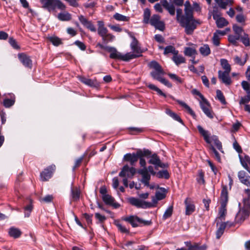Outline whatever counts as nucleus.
Masks as SVG:
<instances>
[{
	"label": "nucleus",
	"mask_w": 250,
	"mask_h": 250,
	"mask_svg": "<svg viewBox=\"0 0 250 250\" xmlns=\"http://www.w3.org/2000/svg\"><path fill=\"white\" fill-rule=\"evenodd\" d=\"M185 16V14L183 15V10L181 8H177L176 10V20L180 23L181 26L185 28V32L188 35H191L193 32L194 29L196 28L197 24H200L199 20L192 19L189 21L183 23L181 21L183 17Z\"/></svg>",
	"instance_id": "obj_1"
},
{
	"label": "nucleus",
	"mask_w": 250,
	"mask_h": 250,
	"mask_svg": "<svg viewBox=\"0 0 250 250\" xmlns=\"http://www.w3.org/2000/svg\"><path fill=\"white\" fill-rule=\"evenodd\" d=\"M228 202V192L227 186H223L220 196L221 207L219 208L218 219L221 221L225 219L227 214L226 206Z\"/></svg>",
	"instance_id": "obj_2"
},
{
	"label": "nucleus",
	"mask_w": 250,
	"mask_h": 250,
	"mask_svg": "<svg viewBox=\"0 0 250 250\" xmlns=\"http://www.w3.org/2000/svg\"><path fill=\"white\" fill-rule=\"evenodd\" d=\"M122 220L130 224L132 227L149 226L151 221L144 220L136 215H130L122 218Z\"/></svg>",
	"instance_id": "obj_3"
},
{
	"label": "nucleus",
	"mask_w": 250,
	"mask_h": 250,
	"mask_svg": "<svg viewBox=\"0 0 250 250\" xmlns=\"http://www.w3.org/2000/svg\"><path fill=\"white\" fill-rule=\"evenodd\" d=\"M130 36L132 39V41L130 44V47L133 53L130 52L126 53V55H129V56H127L128 61L142 56V53H143L140 46L139 45L138 41L136 38L132 35H130Z\"/></svg>",
	"instance_id": "obj_4"
},
{
	"label": "nucleus",
	"mask_w": 250,
	"mask_h": 250,
	"mask_svg": "<svg viewBox=\"0 0 250 250\" xmlns=\"http://www.w3.org/2000/svg\"><path fill=\"white\" fill-rule=\"evenodd\" d=\"M150 68L153 69L150 72V75L153 79L158 80H160L165 74V72L159 63L156 61H151L149 63Z\"/></svg>",
	"instance_id": "obj_5"
},
{
	"label": "nucleus",
	"mask_w": 250,
	"mask_h": 250,
	"mask_svg": "<svg viewBox=\"0 0 250 250\" xmlns=\"http://www.w3.org/2000/svg\"><path fill=\"white\" fill-rule=\"evenodd\" d=\"M149 23L154 26L156 29L163 31L165 29V22L161 20V17L159 15H153L150 19Z\"/></svg>",
	"instance_id": "obj_6"
},
{
	"label": "nucleus",
	"mask_w": 250,
	"mask_h": 250,
	"mask_svg": "<svg viewBox=\"0 0 250 250\" xmlns=\"http://www.w3.org/2000/svg\"><path fill=\"white\" fill-rule=\"evenodd\" d=\"M106 50L108 52L110 53L109 57L111 59H118L124 61H128V59L127 56H129V55H126V54L123 55L118 52L117 49L113 47H108Z\"/></svg>",
	"instance_id": "obj_7"
},
{
	"label": "nucleus",
	"mask_w": 250,
	"mask_h": 250,
	"mask_svg": "<svg viewBox=\"0 0 250 250\" xmlns=\"http://www.w3.org/2000/svg\"><path fill=\"white\" fill-rule=\"evenodd\" d=\"M250 211V209L245 207V206L243 208H241L235 216V223L238 224L242 223L249 217Z\"/></svg>",
	"instance_id": "obj_8"
},
{
	"label": "nucleus",
	"mask_w": 250,
	"mask_h": 250,
	"mask_svg": "<svg viewBox=\"0 0 250 250\" xmlns=\"http://www.w3.org/2000/svg\"><path fill=\"white\" fill-rule=\"evenodd\" d=\"M128 203L132 206L137 208H150L152 205L149 202L143 201L138 198L135 197H129L127 199Z\"/></svg>",
	"instance_id": "obj_9"
},
{
	"label": "nucleus",
	"mask_w": 250,
	"mask_h": 250,
	"mask_svg": "<svg viewBox=\"0 0 250 250\" xmlns=\"http://www.w3.org/2000/svg\"><path fill=\"white\" fill-rule=\"evenodd\" d=\"M184 5L185 16L183 17V19L181 21V22H183V23L186 22V21H189L190 20L194 19L193 16V10L190 2L188 0L186 1L184 4Z\"/></svg>",
	"instance_id": "obj_10"
},
{
	"label": "nucleus",
	"mask_w": 250,
	"mask_h": 250,
	"mask_svg": "<svg viewBox=\"0 0 250 250\" xmlns=\"http://www.w3.org/2000/svg\"><path fill=\"white\" fill-rule=\"evenodd\" d=\"M136 173V169L133 167H130L127 165L124 166L120 172L119 175L121 177L131 178Z\"/></svg>",
	"instance_id": "obj_11"
},
{
	"label": "nucleus",
	"mask_w": 250,
	"mask_h": 250,
	"mask_svg": "<svg viewBox=\"0 0 250 250\" xmlns=\"http://www.w3.org/2000/svg\"><path fill=\"white\" fill-rule=\"evenodd\" d=\"M55 169L56 166L54 165H52L44 169L41 173V178L42 181H46L48 180L52 177Z\"/></svg>",
	"instance_id": "obj_12"
},
{
	"label": "nucleus",
	"mask_w": 250,
	"mask_h": 250,
	"mask_svg": "<svg viewBox=\"0 0 250 250\" xmlns=\"http://www.w3.org/2000/svg\"><path fill=\"white\" fill-rule=\"evenodd\" d=\"M138 172L141 175L142 177L141 182L144 184L145 186L148 187L149 186V181L151 176L146 169V168H142L139 169Z\"/></svg>",
	"instance_id": "obj_13"
},
{
	"label": "nucleus",
	"mask_w": 250,
	"mask_h": 250,
	"mask_svg": "<svg viewBox=\"0 0 250 250\" xmlns=\"http://www.w3.org/2000/svg\"><path fill=\"white\" fill-rule=\"evenodd\" d=\"M238 177L242 184L250 188V176L245 171L241 170L239 171L238 173Z\"/></svg>",
	"instance_id": "obj_14"
},
{
	"label": "nucleus",
	"mask_w": 250,
	"mask_h": 250,
	"mask_svg": "<svg viewBox=\"0 0 250 250\" xmlns=\"http://www.w3.org/2000/svg\"><path fill=\"white\" fill-rule=\"evenodd\" d=\"M18 58L25 67L29 68L32 67V62L29 56L24 53H20L18 54Z\"/></svg>",
	"instance_id": "obj_15"
},
{
	"label": "nucleus",
	"mask_w": 250,
	"mask_h": 250,
	"mask_svg": "<svg viewBox=\"0 0 250 250\" xmlns=\"http://www.w3.org/2000/svg\"><path fill=\"white\" fill-rule=\"evenodd\" d=\"M79 20L81 23L86 28L92 32H96V29L91 21H88L83 15L79 16Z\"/></svg>",
	"instance_id": "obj_16"
},
{
	"label": "nucleus",
	"mask_w": 250,
	"mask_h": 250,
	"mask_svg": "<svg viewBox=\"0 0 250 250\" xmlns=\"http://www.w3.org/2000/svg\"><path fill=\"white\" fill-rule=\"evenodd\" d=\"M230 72L218 71V78L226 85H229L231 81L229 76Z\"/></svg>",
	"instance_id": "obj_17"
},
{
	"label": "nucleus",
	"mask_w": 250,
	"mask_h": 250,
	"mask_svg": "<svg viewBox=\"0 0 250 250\" xmlns=\"http://www.w3.org/2000/svg\"><path fill=\"white\" fill-rule=\"evenodd\" d=\"M139 156H137V151L136 153H127L124 156V160L129 162L131 166H134L138 160Z\"/></svg>",
	"instance_id": "obj_18"
},
{
	"label": "nucleus",
	"mask_w": 250,
	"mask_h": 250,
	"mask_svg": "<svg viewBox=\"0 0 250 250\" xmlns=\"http://www.w3.org/2000/svg\"><path fill=\"white\" fill-rule=\"evenodd\" d=\"M81 191L77 187H74L73 183L71 184L70 189V197L72 201L77 202L79 200Z\"/></svg>",
	"instance_id": "obj_19"
},
{
	"label": "nucleus",
	"mask_w": 250,
	"mask_h": 250,
	"mask_svg": "<svg viewBox=\"0 0 250 250\" xmlns=\"http://www.w3.org/2000/svg\"><path fill=\"white\" fill-rule=\"evenodd\" d=\"M40 2L42 5V7L47 9L49 12H54L55 0H40Z\"/></svg>",
	"instance_id": "obj_20"
},
{
	"label": "nucleus",
	"mask_w": 250,
	"mask_h": 250,
	"mask_svg": "<svg viewBox=\"0 0 250 250\" xmlns=\"http://www.w3.org/2000/svg\"><path fill=\"white\" fill-rule=\"evenodd\" d=\"M102 200L106 205L112 206L115 208H118L120 207L119 204L114 202V198L109 194L104 195L102 197Z\"/></svg>",
	"instance_id": "obj_21"
},
{
	"label": "nucleus",
	"mask_w": 250,
	"mask_h": 250,
	"mask_svg": "<svg viewBox=\"0 0 250 250\" xmlns=\"http://www.w3.org/2000/svg\"><path fill=\"white\" fill-rule=\"evenodd\" d=\"M200 106L204 113L210 119H213L214 114L211 110L209 108V104L207 101V103L200 102Z\"/></svg>",
	"instance_id": "obj_22"
},
{
	"label": "nucleus",
	"mask_w": 250,
	"mask_h": 250,
	"mask_svg": "<svg viewBox=\"0 0 250 250\" xmlns=\"http://www.w3.org/2000/svg\"><path fill=\"white\" fill-rule=\"evenodd\" d=\"M185 204L186 205V214L189 215L194 211L195 206L188 198L185 200Z\"/></svg>",
	"instance_id": "obj_23"
},
{
	"label": "nucleus",
	"mask_w": 250,
	"mask_h": 250,
	"mask_svg": "<svg viewBox=\"0 0 250 250\" xmlns=\"http://www.w3.org/2000/svg\"><path fill=\"white\" fill-rule=\"evenodd\" d=\"M197 129L200 134L204 137L205 141L208 144L211 143L210 140V134L208 131L205 130L201 125H198L197 126Z\"/></svg>",
	"instance_id": "obj_24"
},
{
	"label": "nucleus",
	"mask_w": 250,
	"mask_h": 250,
	"mask_svg": "<svg viewBox=\"0 0 250 250\" xmlns=\"http://www.w3.org/2000/svg\"><path fill=\"white\" fill-rule=\"evenodd\" d=\"M57 18L61 21H69L71 19V15L68 12L64 11L59 13Z\"/></svg>",
	"instance_id": "obj_25"
},
{
	"label": "nucleus",
	"mask_w": 250,
	"mask_h": 250,
	"mask_svg": "<svg viewBox=\"0 0 250 250\" xmlns=\"http://www.w3.org/2000/svg\"><path fill=\"white\" fill-rule=\"evenodd\" d=\"M160 159L159 156L156 153H154L150 156V158L148 161V163L154 165L155 168L157 169L158 165L160 163Z\"/></svg>",
	"instance_id": "obj_26"
},
{
	"label": "nucleus",
	"mask_w": 250,
	"mask_h": 250,
	"mask_svg": "<svg viewBox=\"0 0 250 250\" xmlns=\"http://www.w3.org/2000/svg\"><path fill=\"white\" fill-rule=\"evenodd\" d=\"M244 192L246 195V198L244 199V206L250 209V188L245 189Z\"/></svg>",
	"instance_id": "obj_27"
},
{
	"label": "nucleus",
	"mask_w": 250,
	"mask_h": 250,
	"mask_svg": "<svg viewBox=\"0 0 250 250\" xmlns=\"http://www.w3.org/2000/svg\"><path fill=\"white\" fill-rule=\"evenodd\" d=\"M178 51L176 50L175 47L172 45H168L167 46L164 48V54L167 55L169 53H171L174 55L178 54Z\"/></svg>",
	"instance_id": "obj_28"
},
{
	"label": "nucleus",
	"mask_w": 250,
	"mask_h": 250,
	"mask_svg": "<svg viewBox=\"0 0 250 250\" xmlns=\"http://www.w3.org/2000/svg\"><path fill=\"white\" fill-rule=\"evenodd\" d=\"M176 101L182 106L184 107L187 111L193 117H195L196 116L195 113L194 111L191 109V108L185 102L179 100H176Z\"/></svg>",
	"instance_id": "obj_29"
},
{
	"label": "nucleus",
	"mask_w": 250,
	"mask_h": 250,
	"mask_svg": "<svg viewBox=\"0 0 250 250\" xmlns=\"http://www.w3.org/2000/svg\"><path fill=\"white\" fill-rule=\"evenodd\" d=\"M199 51L202 55L208 56L210 53V49L208 44H204L201 46Z\"/></svg>",
	"instance_id": "obj_30"
},
{
	"label": "nucleus",
	"mask_w": 250,
	"mask_h": 250,
	"mask_svg": "<svg viewBox=\"0 0 250 250\" xmlns=\"http://www.w3.org/2000/svg\"><path fill=\"white\" fill-rule=\"evenodd\" d=\"M240 40L245 46H249L250 45V40L249 35L246 33H243V35L239 36Z\"/></svg>",
	"instance_id": "obj_31"
},
{
	"label": "nucleus",
	"mask_w": 250,
	"mask_h": 250,
	"mask_svg": "<svg viewBox=\"0 0 250 250\" xmlns=\"http://www.w3.org/2000/svg\"><path fill=\"white\" fill-rule=\"evenodd\" d=\"M172 59L177 65L185 63L186 61L185 58L178 54L173 55Z\"/></svg>",
	"instance_id": "obj_32"
},
{
	"label": "nucleus",
	"mask_w": 250,
	"mask_h": 250,
	"mask_svg": "<svg viewBox=\"0 0 250 250\" xmlns=\"http://www.w3.org/2000/svg\"><path fill=\"white\" fill-rule=\"evenodd\" d=\"M150 10L148 8L144 10L143 14V22L145 24L149 23L150 19Z\"/></svg>",
	"instance_id": "obj_33"
},
{
	"label": "nucleus",
	"mask_w": 250,
	"mask_h": 250,
	"mask_svg": "<svg viewBox=\"0 0 250 250\" xmlns=\"http://www.w3.org/2000/svg\"><path fill=\"white\" fill-rule=\"evenodd\" d=\"M184 54L186 56L188 57L195 56L197 54V51L195 49L190 47H187L185 48Z\"/></svg>",
	"instance_id": "obj_34"
},
{
	"label": "nucleus",
	"mask_w": 250,
	"mask_h": 250,
	"mask_svg": "<svg viewBox=\"0 0 250 250\" xmlns=\"http://www.w3.org/2000/svg\"><path fill=\"white\" fill-rule=\"evenodd\" d=\"M232 30L235 33V35L238 36H241L243 35V33H245L243 27H240L236 24L233 25Z\"/></svg>",
	"instance_id": "obj_35"
},
{
	"label": "nucleus",
	"mask_w": 250,
	"mask_h": 250,
	"mask_svg": "<svg viewBox=\"0 0 250 250\" xmlns=\"http://www.w3.org/2000/svg\"><path fill=\"white\" fill-rule=\"evenodd\" d=\"M147 86L149 89L156 91L157 92L158 94H159V95H161L164 97H166V94H165L164 92H163L160 89H159L158 87H157L154 84H153L151 83H149L147 85Z\"/></svg>",
	"instance_id": "obj_36"
},
{
	"label": "nucleus",
	"mask_w": 250,
	"mask_h": 250,
	"mask_svg": "<svg viewBox=\"0 0 250 250\" xmlns=\"http://www.w3.org/2000/svg\"><path fill=\"white\" fill-rule=\"evenodd\" d=\"M80 81L83 83L84 84L90 86H95V82L94 81L90 79H88L84 77H81L80 78Z\"/></svg>",
	"instance_id": "obj_37"
},
{
	"label": "nucleus",
	"mask_w": 250,
	"mask_h": 250,
	"mask_svg": "<svg viewBox=\"0 0 250 250\" xmlns=\"http://www.w3.org/2000/svg\"><path fill=\"white\" fill-rule=\"evenodd\" d=\"M216 23L217 26L218 28H222L225 26H227L229 22L224 18L221 17L216 20Z\"/></svg>",
	"instance_id": "obj_38"
},
{
	"label": "nucleus",
	"mask_w": 250,
	"mask_h": 250,
	"mask_svg": "<svg viewBox=\"0 0 250 250\" xmlns=\"http://www.w3.org/2000/svg\"><path fill=\"white\" fill-rule=\"evenodd\" d=\"M113 18L118 21H127L129 19V17L125 16L118 13H116L114 15Z\"/></svg>",
	"instance_id": "obj_39"
},
{
	"label": "nucleus",
	"mask_w": 250,
	"mask_h": 250,
	"mask_svg": "<svg viewBox=\"0 0 250 250\" xmlns=\"http://www.w3.org/2000/svg\"><path fill=\"white\" fill-rule=\"evenodd\" d=\"M54 12L56 8L62 10H64L66 8V6L60 0H55L54 3Z\"/></svg>",
	"instance_id": "obj_40"
},
{
	"label": "nucleus",
	"mask_w": 250,
	"mask_h": 250,
	"mask_svg": "<svg viewBox=\"0 0 250 250\" xmlns=\"http://www.w3.org/2000/svg\"><path fill=\"white\" fill-rule=\"evenodd\" d=\"M173 212V207L172 206H169L165 211L163 219L166 220L168 218H169L172 214Z\"/></svg>",
	"instance_id": "obj_41"
},
{
	"label": "nucleus",
	"mask_w": 250,
	"mask_h": 250,
	"mask_svg": "<svg viewBox=\"0 0 250 250\" xmlns=\"http://www.w3.org/2000/svg\"><path fill=\"white\" fill-rule=\"evenodd\" d=\"M221 64L223 69H225L224 71L230 72L231 67L227 60L221 59Z\"/></svg>",
	"instance_id": "obj_42"
},
{
	"label": "nucleus",
	"mask_w": 250,
	"mask_h": 250,
	"mask_svg": "<svg viewBox=\"0 0 250 250\" xmlns=\"http://www.w3.org/2000/svg\"><path fill=\"white\" fill-rule=\"evenodd\" d=\"M217 229L216 230V234H223L226 229H227L226 224L222 223L219 225L217 223Z\"/></svg>",
	"instance_id": "obj_43"
},
{
	"label": "nucleus",
	"mask_w": 250,
	"mask_h": 250,
	"mask_svg": "<svg viewBox=\"0 0 250 250\" xmlns=\"http://www.w3.org/2000/svg\"><path fill=\"white\" fill-rule=\"evenodd\" d=\"M157 176L159 178H164L166 179H168L169 177V173L167 170H163L161 171H159L157 174Z\"/></svg>",
	"instance_id": "obj_44"
},
{
	"label": "nucleus",
	"mask_w": 250,
	"mask_h": 250,
	"mask_svg": "<svg viewBox=\"0 0 250 250\" xmlns=\"http://www.w3.org/2000/svg\"><path fill=\"white\" fill-rule=\"evenodd\" d=\"M216 96H217L218 99L220 101V102L222 104H226L227 103L226 102L225 97L223 95V94L221 90H217Z\"/></svg>",
	"instance_id": "obj_45"
},
{
	"label": "nucleus",
	"mask_w": 250,
	"mask_h": 250,
	"mask_svg": "<svg viewBox=\"0 0 250 250\" xmlns=\"http://www.w3.org/2000/svg\"><path fill=\"white\" fill-rule=\"evenodd\" d=\"M15 98L5 99L3 101V105L6 108H9L12 106L15 103Z\"/></svg>",
	"instance_id": "obj_46"
},
{
	"label": "nucleus",
	"mask_w": 250,
	"mask_h": 250,
	"mask_svg": "<svg viewBox=\"0 0 250 250\" xmlns=\"http://www.w3.org/2000/svg\"><path fill=\"white\" fill-rule=\"evenodd\" d=\"M239 36H237L236 35H230L228 36L229 41L233 44H236L237 43V41L239 40Z\"/></svg>",
	"instance_id": "obj_47"
},
{
	"label": "nucleus",
	"mask_w": 250,
	"mask_h": 250,
	"mask_svg": "<svg viewBox=\"0 0 250 250\" xmlns=\"http://www.w3.org/2000/svg\"><path fill=\"white\" fill-rule=\"evenodd\" d=\"M150 154L151 152L148 149H145L143 151L140 149L137 151V156H139V157L148 156Z\"/></svg>",
	"instance_id": "obj_48"
},
{
	"label": "nucleus",
	"mask_w": 250,
	"mask_h": 250,
	"mask_svg": "<svg viewBox=\"0 0 250 250\" xmlns=\"http://www.w3.org/2000/svg\"><path fill=\"white\" fill-rule=\"evenodd\" d=\"M247 95L241 97L240 101V104H247L250 101V93H247Z\"/></svg>",
	"instance_id": "obj_49"
},
{
	"label": "nucleus",
	"mask_w": 250,
	"mask_h": 250,
	"mask_svg": "<svg viewBox=\"0 0 250 250\" xmlns=\"http://www.w3.org/2000/svg\"><path fill=\"white\" fill-rule=\"evenodd\" d=\"M209 149L211 152L214 155L215 158L217 159V160L218 162H220L221 161L220 155L219 153L217 152V151L216 150V149L214 148V147L213 146L211 145L209 146Z\"/></svg>",
	"instance_id": "obj_50"
},
{
	"label": "nucleus",
	"mask_w": 250,
	"mask_h": 250,
	"mask_svg": "<svg viewBox=\"0 0 250 250\" xmlns=\"http://www.w3.org/2000/svg\"><path fill=\"white\" fill-rule=\"evenodd\" d=\"M115 225L121 233L128 232V230L119 222H115Z\"/></svg>",
	"instance_id": "obj_51"
},
{
	"label": "nucleus",
	"mask_w": 250,
	"mask_h": 250,
	"mask_svg": "<svg viewBox=\"0 0 250 250\" xmlns=\"http://www.w3.org/2000/svg\"><path fill=\"white\" fill-rule=\"evenodd\" d=\"M220 37L219 36H218V35H217V34H216V33H213V37H212V42L213 43V44L216 46H218L220 44Z\"/></svg>",
	"instance_id": "obj_52"
},
{
	"label": "nucleus",
	"mask_w": 250,
	"mask_h": 250,
	"mask_svg": "<svg viewBox=\"0 0 250 250\" xmlns=\"http://www.w3.org/2000/svg\"><path fill=\"white\" fill-rule=\"evenodd\" d=\"M108 30L106 27H101L98 28V34L102 37V38H104V36L107 34Z\"/></svg>",
	"instance_id": "obj_53"
},
{
	"label": "nucleus",
	"mask_w": 250,
	"mask_h": 250,
	"mask_svg": "<svg viewBox=\"0 0 250 250\" xmlns=\"http://www.w3.org/2000/svg\"><path fill=\"white\" fill-rule=\"evenodd\" d=\"M50 41L55 46H58L62 43L60 38L57 37H52L50 38Z\"/></svg>",
	"instance_id": "obj_54"
},
{
	"label": "nucleus",
	"mask_w": 250,
	"mask_h": 250,
	"mask_svg": "<svg viewBox=\"0 0 250 250\" xmlns=\"http://www.w3.org/2000/svg\"><path fill=\"white\" fill-rule=\"evenodd\" d=\"M53 199V196L52 195H47L44 197L41 198L40 201L42 202L48 203L51 202Z\"/></svg>",
	"instance_id": "obj_55"
},
{
	"label": "nucleus",
	"mask_w": 250,
	"mask_h": 250,
	"mask_svg": "<svg viewBox=\"0 0 250 250\" xmlns=\"http://www.w3.org/2000/svg\"><path fill=\"white\" fill-rule=\"evenodd\" d=\"M8 233L9 234H21L22 232L18 228L12 227L9 229Z\"/></svg>",
	"instance_id": "obj_56"
},
{
	"label": "nucleus",
	"mask_w": 250,
	"mask_h": 250,
	"mask_svg": "<svg viewBox=\"0 0 250 250\" xmlns=\"http://www.w3.org/2000/svg\"><path fill=\"white\" fill-rule=\"evenodd\" d=\"M191 93L193 95L198 96L201 99L203 102L207 103V100L205 98L204 96L196 89H193L191 91Z\"/></svg>",
	"instance_id": "obj_57"
},
{
	"label": "nucleus",
	"mask_w": 250,
	"mask_h": 250,
	"mask_svg": "<svg viewBox=\"0 0 250 250\" xmlns=\"http://www.w3.org/2000/svg\"><path fill=\"white\" fill-rule=\"evenodd\" d=\"M242 86L244 90L246 91L247 93L250 94V84L249 83L245 81H243L241 83Z\"/></svg>",
	"instance_id": "obj_58"
},
{
	"label": "nucleus",
	"mask_w": 250,
	"mask_h": 250,
	"mask_svg": "<svg viewBox=\"0 0 250 250\" xmlns=\"http://www.w3.org/2000/svg\"><path fill=\"white\" fill-rule=\"evenodd\" d=\"M165 9L168 12L170 15L173 16L175 15V8L173 4H170L169 5L166 7Z\"/></svg>",
	"instance_id": "obj_59"
},
{
	"label": "nucleus",
	"mask_w": 250,
	"mask_h": 250,
	"mask_svg": "<svg viewBox=\"0 0 250 250\" xmlns=\"http://www.w3.org/2000/svg\"><path fill=\"white\" fill-rule=\"evenodd\" d=\"M84 157L85 155L83 154V156H82L81 157L79 158L78 159L76 160L74 166L73 167V170H75L76 168L80 166Z\"/></svg>",
	"instance_id": "obj_60"
},
{
	"label": "nucleus",
	"mask_w": 250,
	"mask_h": 250,
	"mask_svg": "<svg viewBox=\"0 0 250 250\" xmlns=\"http://www.w3.org/2000/svg\"><path fill=\"white\" fill-rule=\"evenodd\" d=\"M33 206L32 204H29L24 207L25 216L28 217L30 216V212L32 210Z\"/></svg>",
	"instance_id": "obj_61"
},
{
	"label": "nucleus",
	"mask_w": 250,
	"mask_h": 250,
	"mask_svg": "<svg viewBox=\"0 0 250 250\" xmlns=\"http://www.w3.org/2000/svg\"><path fill=\"white\" fill-rule=\"evenodd\" d=\"M239 157L240 161L241 162L242 166L245 169H246L250 173V168L249 167V166H248L247 163H246V162L245 161V160H243V158L240 155H239Z\"/></svg>",
	"instance_id": "obj_62"
},
{
	"label": "nucleus",
	"mask_w": 250,
	"mask_h": 250,
	"mask_svg": "<svg viewBox=\"0 0 250 250\" xmlns=\"http://www.w3.org/2000/svg\"><path fill=\"white\" fill-rule=\"evenodd\" d=\"M168 76L173 80L176 81L178 83H182L183 82V81L182 79L178 76H177L175 74H172V73H169L168 74Z\"/></svg>",
	"instance_id": "obj_63"
},
{
	"label": "nucleus",
	"mask_w": 250,
	"mask_h": 250,
	"mask_svg": "<svg viewBox=\"0 0 250 250\" xmlns=\"http://www.w3.org/2000/svg\"><path fill=\"white\" fill-rule=\"evenodd\" d=\"M104 37V38H102V40L104 42H112L115 39V36L111 34H107Z\"/></svg>",
	"instance_id": "obj_64"
}]
</instances>
